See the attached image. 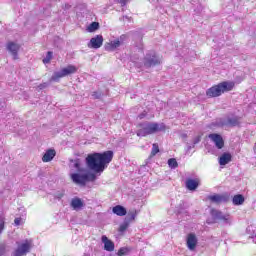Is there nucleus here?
Returning a JSON list of instances; mask_svg holds the SVG:
<instances>
[{
	"instance_id": "nucleus-38",
	"label": "nucleus",
	"mask_w": 256,
	"mask_h": 256,
	"mask_svg": "<svg viewBox=\"0 0 256 256\" xmlns=\"http://www.w3.org/2000/svg\"><path fill=\"white\" fill-rule=\"evenodd\" d=\"M145 117H147V112L144 111L138 116V119H145Z\"/></svg>"
},
{
	"instance_id": "nucleus-13",
	"label": "nucleus",
	"mask_w": 256,
	"mask_h": 256,
	"mask_svg": "<svg viewBox=\"0 0 256 256\" xmlns=\"http://www.w3.org/2000/svg\"><path fill=\"white\" fill-rule=\"evenodd\" d=\"M208 137L213 141L217 149H223V147H225V141H223V137L221 135L213 133L209 134Z\"/></svg>"
},
{
	"instance_id": "nucleus-1",
	"label": "nucleus",
	"mask_w": 256,
	"mask_h": 256,
	"mask_svg": "<svg viewBox=\"0 0 256 256\" xmlns=\"http://www.w3.org/2000/svg\"><path fill=\"white\" fill-rule=\"evenodd\" d=\"M110 161H113V151L93 153L86 157V165L88 169L95 171V173H103Z\"/></svg>"
},
{
	"instance_id": "nucleus-32",
	"label": "nucleus",
	"mask_w": 256,
	"mask_h": 256,
	"mask_svg": "<svg viewBox=\"0 0 256 256\" xmlns=\"http://www.w3.org/2000/svg\"><path fill=\"white\" fill-rule=\"evenodd\" d=\"M14 224L16 227H19V225L23 224V218H15L14 219Z\"/></svg>"
},
{
	"instance_id": "nucleus-26",
	"label": "nucleus",
	"mask_w": 256,
	"mask_h": 256,
	"mask_svg": "<svg viewBox=\"0 0 256 256\" xmlns=\"http://www.w3.org/2000/svg\"><path fill=\"white\" fill-rule=\"evenodd\" d=\"M168 165L170 169H177V167H179V164L177 163V160L175 158H170L168 160Z\"/></svg>"
},
{
	"instance_id": "nucleus-11",
	"label": "nucleus",
	"mask_w": 256,
	"mask_h": 256,
	"mask_svg": "<svg viewBox=\"0 0 256 256\" xmlns=\"http://www.w3.org/2000/svg\"><path fill=\"white\" fill-rule=\"evenodd\" d=\"M88 47L89 49H101V47H103V36L96 35L91 38L88 43Z\"/></svg>"
},
{
	"instance_id": "nucleus-2",
	"label": "nucleus",
	"mask_w": 256,
	"mask_h": 256,
	"mask_svg": "<svg viewBox=\"0 0 256 256\" xmlns=\"http://www.w3.org/2000/svg\"><path fill=\"white\" fill-rule=\"evenodd\" d=\"M159 131H165L164 123L146 121L138 124L136 135L138 137H147V135H155V133H159Z\"/></svg>"
},
{
	"instance_id": "nucleus-24",
	"label": "nucleus",
	"mask_w": 256,
	"mask_h": 256,
	"mask_svg": "<svg viewBox=\"0 0 256 256\" xmlns=\"http://www.w3.org/2000/svg\"><path fill=\"white\" fill-rule=\"evenodd\" d=\"M135 217H137V210H131L128 212L125 221L130 223V221H135Z\"/></svg>"
},
{
	"instance_id": "nucleus-21",
	"label": "nucleus",
	"mask_w": 256,
	"mask_h": 256,
	"mask_svg": "<svg viewBox=\"0 0 256 256\" xmlns=\"http://www.w3.org/2000/svg\"><path fill=\"white\" fill-rule=\"evenodd\" d=\"M70 205L74 211H79V209L83 207V200L79 197H75L71 200Z\"/></svg>"
},
{
	"instance_id": "nucleus-36",
	"label": "nucleus",
	"mask_w": 256,
	"mask_h": 256,
	"mask_svg": "<svg viewBox=\"0 0 256 256\" xmlns=\"http://www.w3.org/2000/svg\"><path fill=\"white\" fill-rule=\"evenodd\" d=\"M46 58H47V61H51V59H53V52L51 51L47 52Z\"/></svg>"
},
{
	"instance_id": "nucleus-7",
	"label": "nucleus",
	"mask_w": 256,
	"mask_h": 256,
	"mask_svg": "<svg viewBox=\"0 0 256 256\" xmlns=\"http://www.w3.org/2000/svg\"><path fill=\"white\" fill-rule=\"evenodd\" d=\"M160 64L161 58H159L155 52H149L146 54L144 58V67H146V69H149V67H155L156 65Z\"/></svg>"
},
{
	"instance_id": "nucleus-18",
	"label": "nucleus",
	"mask_w": 256,
	"mask_h": 256,
	"mask_svg": "<svg viewBox=\"0 0 256 256\" xmlns=\"http://www.w3.org/2000/svg\"><path fill=\"white\" fill-rule=\"evenodd\" d=\"M102 243H104V249L105 251H115V243L113 241L109 240L107 236H102Z\"/></svg>"
},
{
	"instance_id": "nucleus-9",
	"label": "nucleus",
	"mask_w": 256,
	"mask_h": 256,
	"mask_svg": "<svg viewBox=\"0 0 256 256\" xmlns=\"http://www.w3.org/2000/svg\"><path fill=\"white\" fill-rule=\"evenodd\" d=\"M29 251H31V242L26 240L24 243L18 245L14 252V256H25Z\"/></svg>"
},
{
	"instance_id": "nucleus-25",
	"label": "nucleus",
	"mask_w": 256,
	"mask_h": 256,
	"mask_svg": "<svg viewBox=\"0 0 256 256\" xmlns=\"http://www.w3.org/2000/svg\"><path fill=\"white\" fill-rule=\"evenodd\" d=\"M97 29H99V24H98V22H92V23L88 26L87 31H88L89 33H93V32H95V31H97Z\"/></svg>"
},
{
	"instance_id": "nucleus-39",
	"label": "nucleus",
	"mask_w": 256,
	"mask_h": 256,
	"mask_svg": "<svg viewBox=\"0 0 256 256\" xmlns=\"http://www.w3.org/2000/svg\"><path fill=\"white\" fill-rule=\"evenodd\" d=\"M127 1L129 0H119V3L122 5V7H125L127 5Z\"/></svg>"
},
{
	"instance_id": "nucleus-8",
	"label": "nucleus",
	"mask_w": 256,
	"mask_h": 256,
	"mask_svg": "<svg viewBox=\"0 0 256 256\" xmlns=\"http://www.w3.org/2000/svg\"><path fill=\"white\" fill-rule=\"evenodd\" d=\"M211 216L215 221H221L224 225H231V215L223 214V212L219 210L212 209Z\"/></svg>"
},
{
	"instance_id": "nucleus-16",
	"label": "nucleus",
	"mask_w": 256,
	"mask_h": 256,
	"mask_svg": "<svg viewBox=\"0 0 256 256\" xmlns=\"http://www.w3.org/2000/svg\"><path fill=\"white\" fill-rule=\"evenodd\" d=\"M199 183H201V180H199V178L188 179V180H186V188L189 191H195L197 189V187H199Z\"/></svg>"
},
{
	"instance_id": "nucleus-27",
	"label": "nucleus",
	"mask_w": 256,
	"mask_h": 256,
	"mask_svg": "<svg viewBox=\"0 0 256 256\" xmlns=\"http://www.w3.org/2000/svg\"><path fill=\"white\" fill-rule=\"evenodd\" d=\"M128 228H129V222L125 220L124 223L120 225L119 231L120 233H124V231H127Z\"/></svg>"
},
{
	"instance_id": "nucleus-14",
	"label": "nucleus",
	"mask_w": 256,
	"mask_h": 256,
	"mask_svg": "<svg viewBox=\"0 0 256 256\" xmlns=\"http://www.w3.org/2000/svg\"><path fill=\"white\" fill-rule=\"evenodd\" d=\"M6 49H7V51H9V53H11V55L13 56V59H18L17 55H18L19 49H20L19 44L15 43V42H8Z\"/></svg>"
},
{
	"instance_id": "nucleus-3",
	"label": "nucleus",
	"mask_w": 256,
	"mask_h": 256,
	"mask_svg": "<svg viewBox=\"0 0 256 256\" xmlns=\"http://www.w3.org/2000/svg\"><path fill=\"white\" fill-rule=\"evenodd\" d=\"M235 87V83L224 81L217 85L212 86L206 91L207 97H221L223 93L232 91Z\"/></svg>"
},
{
	"instance_id": "nucleus-29",
	"label": "nucleus",
	"mask_w": 256,
	"mask_h": 256,
	"mask_svg": "<svg viewBox=\"0 0 256 256\" xmlns=\"http://www.w3.org/2000/svg\"><path fill=\"white\" fill-rule=\"evenodd\" d=\"M55 199H63L65 197V191L61 190L54 194Z\"/></svg>"
},
{
	"instance_id": "nucleus-28",
	"label": "nucleus",
	"mask_w": 256,
	"mask_h": 256,
	"mask_svg": "<svg viewBox=\"0 0 256 256\" xmlns=\"http://www.w3.org/2000/svg\"><path fill=\"white\" fill-rule=\"evenodd\" d=\"M159 153V145L153 144L152 151H151V157H155Z\"/></svg>"
},
{
	"instance_id": "nucleus-19",
	"label": "nucleus",
	"mask_w": 256,
	"mask_h": 256,
	"mask_svg": "<svg viewBox=\"0 0 256 256\" xmlns=\"http://www.w3.org/2000/svg\"><path fill=\"white\" fill-rule=\"evenodd\" d=\"M112 213L118 217H125L127 215V209L121 205H116L112 208Z\"/></svg>"
},
{
	"instance_id": "nucleus-31",
	"label": "nucleus",
	"mask_w": 256,
	"mask_h": 256,
	"mask_svg": "<svg viewBox=\"0 0 256 256\" xmlns=\"http://www.w3.org/2000/svg\"><path fill=\"white\" fill-rule=\"evenodd\" d=\"M5 229V218L0 217V235L3 233V230Z\"/></svg>"
},
{
	"instance_id": "nucleus-4",
	"label": "nucleus",
	"mask_w": 256,
	"mask_h": 256,
	"mask_svg": "<svg viewBox=\"0 0 256 256\" xmlns=\"http://www.w3.org/2000/svg\"><path fill=\"white\" fill-rule=\"evenodd\" d=\"M77 71V66L68 65L62 68L60 71H56L53 73L51 77V81L58 82L59 79H63V77H67L68 75H73Z\"/></svg>"
},
{
	"instance_id": "nucleus-17",
	"label": "nucleus",
	"mask_w": 256,
	"mask_h": 256,
	"mask_svg": "<svg viewBox=\"0 0 256 256\" xmlns=\"http://www.w3.org/2000/svg\"><path fill=\"white\" fill-rule=\"evenodd\" d=\"M208 199L212 203H227L228 198L225 195L216 194V195L208 196Z\"/></svg>"
},
{
	"instance_id": "nucleus-42",
	"label": "nucleus",
	"mask_w": 256,
	"mask_h": 256,
	"mask_svg": "<svg viewBox=\"0 0 256 256\" xmlns=\"http://www.w3.org/2000/svg\"><path fill=\"white\" fill-rule=\"evenodd\" d=\"M191 149V146H188V150H190Z\"/></svg>"
},
{
	"instance_id": "nucleus-20",
	"label": "nucleus",
	"mask_w": 256,
	"mask_h": 256,
	"mask_svg": "<svg viewBox=\"0 0 256 256\" xmlns=\"http://www.w3.org/2000/svg\"><path fill=\"white\" fill-rule=\"evenodd\" d=\"M56 152L53 149H49L42 157L43 163H49V161H53L55 158Z\"/></svg>"
},
{
	"instance_id": "nucleus-12",
	"label": "nucleus",
	"mask_w": 256,
	"mask_h": 256,
	"mask_svg": "<svg viewBox=\"0 0 256 256\" xmlns=\"http://www.w3.org/2000/svg\"><path fill=\"white\" fill-rule=\"evenodd\" d=\"M123 44V36L120 37V39L113 40L109 43H106L104 45L105 51H115V49H119L121 45Z\"/></svg>"
},
{
	"instance_id": "nucleus-41",
	"label": "nucleus",
	"mask_w": 256,
	"mask_h": 256,
	"mask_svg": "<svg viewBox=\"0 0 256 256\" xmlns=\"http://www.w3.org/2000/svg\"><path fill=\"white\" fill-rule=\"evenodd\" d=\"M69 7H71V6H69V5H66V9H69Z\"/></svg>"
},
{
	"instance_id": "nucleus-22",
	"label": "nucleus",
	"mask_w": 256,
	"mask_h": 256,
	"mask_svg": "<svg viewBox=\"0 0 256 256\" xmlns=\"http://www.w3.org/2000/svg\"><path fill=\"white\" fill-rule=\"evenodd\" d=\"M228 163H231V154L230 153H224L219 158V164L220 165H227Z\"/></svg>"
},
{
	"instance_id": "nucleus-37",
	"label": "nucleus",
	"mask_w": 256,
	"mask_h": 256,
	"mask_svg": "<svg viewBox=\"0 0 256 256\" xmlns=\"http://www.w3.org/2000/svg\"><path fill=\"white\" fill-rule=\"evenodd\" d=\"M201 142V136H197L196 138H194L193 140V145H197V143Z\"/></svg>"
},
{
	"instance_id": "nucleus-34",
	"label": "nucleus",
	"mask_w": 256,
	"mask_h": 256,
	"mask_svg": "<svg viewBox=\"0 0 256 256\" xmlns=\"http://www.w3.org/2000/svg\"><path fill=\"white\" fill-rule=\"evenodd\" d=\"M48 85L49 84H47V82L42 83V84L38 85V89H40V90L47 89Z\"/></svg>"
},
{
	"instance_id": "nucleus-30",
	"label": "nucleus",
	"mask_w": 256,
	"mask_h": 256,
	"mask_svg": "<svg viewBox=\"0 0 256 256\" xmlns=\"http://www.w3.org/2000/svg\"><path fill=\"white\" fill-rule=\"evenodd\" d=\"M127 253H129V249L128 248H120L117 255L118 256H123V255H127Z\"/></svg>"
},
{
	"instance_id": "nucleus-23",
	"label": "nucleus",
	"mask_w": 256,
	"mask_h": 256,
	"mask_svg": "<svg viewBox=\"0 0 256 256\" xmlns=\"http://www.w3.org/2000/svg\"><path fill=\"white\" fill-rule=\"evenodd\" d=\"M233 205H243L245 203V197L241 194H237L232 199Z\"/></svg>"
},
{
	"instance_id": "nucleus-35",
	"label": "nucleus",
	"mask_w": 256,
	"mask_h": 256,
	"mask_svg": "<svg viewBox=\"0 0 256 256\" xmlns=\"http://www.w3.org/2000/svg\"><path fill=\"white\" fill-rule=\"evenodd\" d=\"M95 179H97V176H95V174L88 173V181H95Z\"/></svg>"
},
{
	"instance_id": "nucleus-33",
	"label": "nucleus",
	"mask_w": 256,
	"mask_h": 256,
	"mask_svg": "<svg viewBox=\"0 0 256 256\" xmlns=\"http://www.w3.org/2000/svg\"><path fill=\"white\" fill-rule=\"evenodd\" d=\"M92 97H94L95 99H101V97H103V93H101V92H93L92 93Z\"/></svg>"
},
{
	"instance_id": "nucleus-40",
	"label": "nucleus",
	"mask_w": 256,
	"mask_h": 256,
	"mask_svg": "<svg viewBox=\"0 0 256 256\" xmlns=\"http://www.w3.org/2000/svg\"><path fill=\"white\" fill-rule=\"evenodd\" d=\"M51 61L47 60V57L43 59V63H50Z\"/></svg>"
},
{
	"instance_id": "nucleus-10",
	"label": "nucleus",
	"mask_w": 256,
	"mask_h": 256,
	"mask_svg": "<svg viewBox=\"0 0 256 256\" xmlns=\"http://www.w3.org/2000/svg\"><path fill=\"white\" fill-rule=\"evenodd\" d=\"M197 243H199L197 235L195 233H189L186 237V247L189 251H195L197 249Z\"/></svg>"
},
{
	"instance_id": "nucleus-5",
	"label": "nucleus",
	"mask_w": 256,
	"mask_h": 256,
	"mask_svg": "<svg viewBox=\"0 0 256 256\" xmlns=\"http://www.w3.org/2000/svg\"><path fill=\"white\" fill-rule=\"evenodd\" d=\"M239 118L232 117L228 119L219 118L211 124L212 127H237Z\"/></svg>"
},
{
	"instance_id": "nucleus-15",
	"label": "nucleus",
	"mask_w": 256,
	"mask_h": 256,
	"mask_svg": "<svg viewBox=\"0 0 256 256\" xmlns=\"http://www.w3.org/2000/svg\"><path fill=\"white\" fill-rule=\"evenodd\" d=\"M70 169H73V171H77V173H85L87 171V168L81 167V160H70L69 164Z\"/></svg>"
},
{
	"instance_id": "nucleus-6",
	"label": "nucleus",
	"mask_w": 256,
	"mask_h": 256,
	"mask_svg": "<svg viewBox=\"0 0 256 256\" xmlns=\"http://www.w3.org/2000/svg\"><path fill=\"white\" fill-rule=\"evenodd\" d=\"M71 179L76 185H81V187H85V185H87V182L89 181V172H87L86 170L85 172L73 173L71 174Z\"/></svg>"
}]
</instances>
